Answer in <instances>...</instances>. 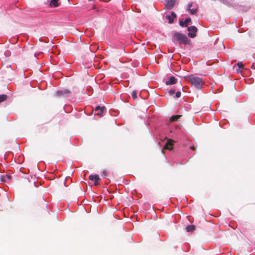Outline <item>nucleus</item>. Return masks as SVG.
<instances>
[{
  "mask_svg": "<svg viewBox=\"0 0 255 255\" xmlns=\"http://www.w3.org/2000/svg\"><path fill=\"white\" fill-rule=\"evenodd\" d=\"M186 79L189 81L192 85L194 86L196 89H201L203 83L201 78L195 76L194 75H190L187 76Z\"/></svg>",
  "mask_w": 255,
  "mask_h": 255,
  "instance_id": "1",
  "label": "nucleus"
},
{
  "mask_svg": "<svg viewBox=\"0 0 255 255\" xmlns=\"http://www.w3.org/2000/svg\"><path fill=\"white\" fill-rule=\"evenodd\" d=\"M173 36V38L180 43H183L185 44H187L190 41V40L185 35L178 32H175Z\"/></svg>",
  "mask_w": 255,
  "mask_h": 255,
  "instance_id": "2",
  "label": "nucleus"
},
{
  "mask_svg": "<svg viewBox=\"0 0 255 255\" xmlns=\"http://www.w3.org/2000/svg\"><path fill=\"white\" fill-rule=\"evenodd\" d=\"M187 30L188 31V35L189 37L194 38L196 36L197 29L195 26L188 27Z\"/></svg>",
  "mask_w": 255,
  "mask_h": 255,
  "instance_id": "3",
  "label": "nucleus"
},
{
  "mask_svg": "<svg viewBox=\"0 0 255 255\" xmlns=\"http://www.w3.org/2000/svg\"><path fill=\"white\" fill-rule=\"evenodd\" d=\"M70 91L67 89H63L58 90L56 92V95L58 97H67Z\"/></svg>",
  "mask_w": 255,
  "mask_h": 255,
  "instance_id": "4",
  "label": "nucleus"
},
{
  "mask_svg": "<svg viewBox=\"0 0 255 255\" xmlns=\"http://www.w3.org/2000/svg\"><path fill=\"white\" fill-rule=\"evenodd\" d=\"M192 5H193L192 2L189 3L188 4L186 10L187 11H189L191 14L193 15V14H195L197 13V12L198 11V8H197V6H195V7L191 8V7L192 6Z\"/></svg>",
  "mask_w": 255,
  "mask_h": 255,
  "instance_id": "5",
  "label": "nucleus"
},
{
  "mask_svg": "<svg viewBox=\"0 0 255 255\" xmlns=\"http://www.w3.org/2000/svg\"><path fill=\"white\" fill-rule=\"evenodd\" d=\"M176 0H167L165 7L168 9H171L174 6Z\"/></svg>",
  "mask_w": 255,
  "mask_h": 255,
  "instance_id": "6",
  "label": "nucleus"
},
{
  "mask_svg": "<svg viewBox=\"0 0 255 255\" xmlns=\"http://www.w3.org/2000/svg\"><path fill=\"white\" fill-rule=\"evenodd\" d=\"M89 179L91 180H94V185L97 186L99 185V177L98 175H90L89 177Z\"/></svg>",
  "mask_w": 255,
  "mask_h": 255,
  "instance_id": "7",
  "label": "nucleus"
},
{
  "mask_svg": "<svg viewBox=\"0 0 255 255\" xmlns=\"http://www.w3.org/2000/svg\"><path fill=\"white\" fill-rule=\"evenodd\" d=\"M177 82V79L174 76H170L168 79L166 81L165 84L166 85H173Z\"/></svg>",
  "mask_w": 255,
  "mask_h": 255,
  "instance_id": "8",
  "label": "nucleus"
},
{
  "mask_svg": "<svg viewBox=\"0 0 255 255\" xmlns=\"http://www.w3.org/2000/svg\"><path fill=\"white\" fill-rule=\"evenodd\" d=\"M191 21V19L189 17L186 18L183 21L180 20L179 21V25L182 27H187L189 22Z\"/></svg>",
  "mask_w": 255,
  "mask_h": 255,
  "instance_id": "9",
  "label": "nucleus"
},
{
  "mask_svg": "<svg viewBox=\"0 0 255 255\" xmlns=\"http://www.w3.org/2000/svg\"><path fill=\"white\" fill-rule=\"evenodd\" d=\"M176 17V15L175 12H172L171 15H167L166 18L168 20L169 23H172L173 22L174 18Z\"/></svg>",
  "mask_w": 255,
  "mask_h": 255,
  "instance_id": "10",
  "label": "nucleus"
},
{
  "mask_svg": "<svg viewBox=\"0 0 255 255\" xmlns=\"http://www.w3.org/2000/svg\"><path fill=\"white\" fill-rule=\"evenodd\" d=\"M59 0H51L50 5L54 7H57L59 5Z\"/></svg>",
  "mask_w": 255,
  "mask_h": 255,
  "instance_id": "11",
  "label": "nucleus"
},
{
  "mask_svg": "<svg viewBox=\"0 0 255 255\" xmlns=\"http://www.w3.org/2000/svg\"><path fill=\"white\" fill-rule=\"evenodd\" d=\"M195 229V227L194 225H188L186 227V230L188 232H192Z\"/></svg>",
  "mask_w": 255,
  "mask_h": 255,
  "instance_id": "12",
  "label": "nucleus"
},
{
  "mask_svg": "<svg viewBox=\"0 0 255 255\" xmlns=\"http://www.w3.org/2000/svg\"><path fill=\"white\" fill-rule=\"evenodd\" d=\"M11 178V176L8 175H5L1 176V181L3 182H6L9 180Z\"/></svg>",
  "mask_w": 255,
  "mask_h": 255,
  "instance_id": "13",
  "label": "nucleus"
},
{
  "mask_svg": "<svg viewBox=\"0 0 255 255\" xmlns=\"http://www.w3.org/2000/svg\"><path fill=\"white\" fill-rule=\"evenodd\" d=\"M106 108L105 107L102 106L101 107V109L97 113V115L99 116H101L103 115V113L105 111Z\"/></svg>",
  "mask_w": 255,
  "mask_h": 255,
  "instance_id": "14",
  "label": "nucleus"
},
{
  "mask_svg": "<svg viewBox=\"0 0 255 255\" xmlns=\"http://www.w3.org/2000/svg\"><path fill=\"white\" fill-rule=\"evenodd\" d=\"M180 115H174L170 117V121L172 122L177 121L180 117Z\"/></svg>",
  "mask_w": 255,
  "mask_h": 255,
  "instance_id": "15",
  "label": "nucleus"
},
{
  "mask_svg": "<svg viewBox=\"0 0 255 255\" xmlns=\"http://www.w3.org/2000/svg\"><path fill=\"white\" fill-rule=\"evenodd\" d=\"M138 92L136 90L133 91L131 94V97L133 99L135 100L137 97Z\"/></svg>",
  "mask_w": 255,
  "mask_h": 255,
  "instance_id": "16",
  "label": "nucleus"
},
{
  "mask_svg": "<svg viewBox=\"0 0 255 255\" xmlns=\"http://www.w3.org/2000/svg\"><path fill=\"white\" fill-rule=\"evenodd\" d=\"M7 96L6 95H0V103L6 100Z\"/></svg>",
  "mask_w": 255,
  "mask_h": 255,
  "instance_id": "17",
  "label": "nucleus"
},
{
  "mask_svg": "<svg viewBox=\"0 0 255 255\" xmlns=\"http://www.w3.org/2000/svg\"><path fill=\"white\" fill-rule=\"evenodd\" d=\"M164 148L165 149H169L170 150H171L172 148V143H167L164 145Z\"/></svg>",
  "mask_w": 255,
  "mask_h": 255,
  "instance_id": "18",
  "label": "nucleus"
},
{
  "mask_svg": "<svg viewBox=\"0 0 255 255\" xmlns=\"http://www.w3.org/2000/svg\"><path fill=\"white\" fill-rule=\"evenodd\" d=\"M237 65L240 69H243L244 67V64L241 62H238Z\"/></svg>",
  "mask_w": 255,
  "mask_h": 255,
  "instance_id": "19",
  "label": "nucleus"
},
{
  "mask_svg": "<svg viewBox=\"0 0 255 255\" xmlns=\"http://www.w3.org/2000/svg\"><path fill=\"white\" fill-rule=\"evenodd\" d=\"M108 175V172L106 170H103L101 173V176L103 178H106Z\"/></svg>",
  "mask_w": 255,
  "mask_h": 255,
  "instance_id": "20",
  "label": "nucleus"
},
{
  "mask_svg": "<svg viewBox=\"0 0 255 255\" xmlns=\"http://www.w3.org/2000/svg\"><path fill=\"white\" fill-rule=\"evenodd\" d=\"M174 93H175V90L174 89H171L168 91L170 96H172Z\"/></svg>",
  "mask_w": 255,
  "mask_h": 255,
  "instance_id": "21",
  "label": "nucleus"
},
{
  "mask_svg": "<svg viewBox=\"0 0 255 255\" xmlns=\"http://www.w3.org/2000/svg\"><path fill=\"white\" fill-rule=\"evenodd\" d=\"M181 92L180 91H177L175 93V95L174 96V98H179L181 97Z\"/></svg>",
  "mask_w": 255,
  "mask_h": 255,
  "instance_id": "22",
  "label": "nucleus"
},
{
  "mask_svg": "<svg viewBox=\"0 0 255 255\" xmlns=\"http://www.w3.org/2000/svg\"><path fill=\"white\" fill-rule=\"evenodd\" d=\"M101 109V107H100V106H97L95 108V112H98V111Z\"/></svg>",
  "mask_w": 255,
  "mask_h": 255,
  "instance_id": "23",
  "label": "nucleus"
},
{
  "mask_svg": "<svg viewBox=\"0 0 255 255\" xmlns=\"http://www.w3.org/2000/svg\"><path fill=\"white\" fill-rule=\"evenodd\" d=\"M191 148H192V150H194L195 148L193 146H191Z\"/></svg>",
  "mask_w": 255,
  "mask_h": 255,
  "instance_id": "24",
  "label": "nucleus"
}]
</instances>
